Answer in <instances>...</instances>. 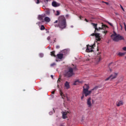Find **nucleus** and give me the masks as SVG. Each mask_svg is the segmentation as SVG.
I'll return each instance as SVG.
<instances>
[{
	"mask_svg": "<svg viewBox=\"0 0 126 126\" xmlns=\"http://www.w3.org/2000/svg\"><path fill=\"white\" fill-rule=\"evenodd\" d=\"M54 23L55 27H59L60 29H64L66 27V21L63 16H60L58 21H55Z\"/></svg>",
	"mask_w": 126,
	"mask_h": 126,
	"instance_id": "1",
	"label": "nucleus"
},
{
	"mask_svg": "<svg viewBox=\"0 0 126 126\" xmlns=\"http://www.w3.org/2000/svg\"><path fill=\"white\" fill-rule=\"evenodd\" d=\"M83 91H82V96L81 97V100H83L84 98V96L85 97H87L88 96H90L91 95V94L92 93V92L94 90H96L97 88H98V87H95L90 91H89V89L90 87H89V85L87 84H85L84 86L83 87Z\"/></svg>",
	"mask_w": 126,
	"mask_h": 126,
	"instance_id": "2",
	"label": "nucleus"
},
{
	"mask_svg": "<svg viewBox=\"0 0 126 126\" xmlns=\"http://www.w3.org/2000/svg\"><path fill=\"white\" fill-rule=\"evenodd\" d=\"M92 25L94 27V28L95 31H94V33H96V31H99V30H104V31L102 32V33L104 34V35H106L108 33V31L106 30L107 28H109V27L108 26L102 23L101 24V28L99 27L98 28H97V25L98 24H94V23H92Z\"/></svg>",
	"mask_w": 126,
	"mask_h": 126,
	"instance_id": "3",
	"label": "nucleus"
},
{
	"mask_svg": "<svg viewBox=\"0 0 126 126\" xmlns=\"http://www.w3.org/2000/svg\"><path fill=\"white\" fill-rule=\"evenodd\" d=\"M77 68H76V66H74L73 68L72 67H69L68 68V70L67 71H65L64 73V77H71L72 75H74V73H73V70H76Z\"/></svg>",
	"mask_w": 126,
	"mask_h": 126,
	"instance_id": "4",
	"label": "nucleus"
},
{
	"mask_svg": "<svg viewBox=\"0 0 126 126\" xmlns=\"http://www.w3.org/2000/svg\"><path fill=\"white\" fill-rule=\"evenodd\" d=\"M112 39L114 41V42H118L120 40H124V37L120 34H117V33L115 32L114 34L111 35Z\"/></svg>",
	"mask_w": 126,
	"mask_h": 126,
	"instance_id": "5",
	"label": "nucleus"
},
{
	"mask_svg": "<svg viewBox=\"0 0 126 126\" xmlns=\"http://www.w3.org/2000/svg\"><path fill=\"white\" fill-rule=\"evenodd\" d=\"M94 44L93 45H87V49L86 50V53H92L93 52V49H94Z\"/></svg>",
	"mask_w": 126,
	"mask_h": 126,
	"instance_id": "6",
	"label": "nucleus"
},
{
	"mask_svg": "<svg viewBox=\"0 0 126 126\" xmlns=\"http://www.w3.org/2000/svg\"><path fill=\"white\" fill-rule=\"evenodd\" d=\"M118 73H114L113 74H111L109 77L105 79L106 81L107 80H113V79H115V78H117V76H118Z\"/></svg>",
	"mask_w": 126,
	"mask_h": 126,
	"instance_id": "7",
	"label": "nucleus"
},
{
	"mask_svg": "<svg viewBox=\"0 0 126 126\" xmlns=\"http://www.w3.org/2000/svg\"><path fill=\"white\" fill-rule=\"evenodd\" d=\"M91 36H95L96 41H101V38H100V33H93Z\"/></svg>",
	"mask_w": 126,
	"mask_h": 126,
	"instance_id": "8",
	"label": "nucleus"
},
{
	"mask_svg": "<svg viewBox=\"0 0 126 126\" xmlns=\"http://www.w3.org/2000/svg\"><path fill=\"white\" fill-rule=\"evenodd\" d=\"M52 6H54V7H58L61 6V3H58L55 1L52 2Z\"/></svg>",
	"mask_w": 126,
	"mask_h": 126,
	"instance_id": "9",
	"label": "nucleus"
},
{
	"mask_svg": "<svg viewBox=\"0 0 126 126\" xmlns=\"http://www.w3.org/2000/svg\"><path fill=\"white\" fill-rule=\"evenodd\" d=\"M87 104L89 107V108H90L92 106V103H91V97H89L87 99Z\"/></svg>",
	"mask_w": 126,
	"mask_h": 126,
	"instance_id": "10",
	"label": "nucleus"
},
{
	"mask_svg": "<svg viewBox=\"0 0 126 126\" xmlns=\"http://www.w3.org/2000/svg\"><path fill=\"white\" fill-rule=\"evenodd\" d=\"M100 54H101V53H99L98 54H97V57H96L95 58V60L97 63H99V62H100V61H101V55Z\"/></svg>",
	"mask_w": 126,
	"mask_h": 126,
	"instance_id": "11",
	"label": "nucleus"
},
{
	"mask_svg": "<svg viewBox=\"0 0 126 126\" xmlns=\"http://www.w3.org/2000/svg\"><path fill=\"white\" fill-rule=\"evenodd\" d=\"M57 57L59 60H63V54L62 53L58 54H57Z\"/></svg>",
	"mask_w": 126,
	"mask_h": 126,
	"instance_id": "12",
	"label": "nucleus"
},
{
	"mask_svg": "<svg viewBox=\"0 0 126 126\" xmlns=\"http://www.w3.org/2000/svg\"><path fill=\"white\" fill-rule=\"evenodd\" d=\"M68 113H69L68 111L63 112V119H65L67 118V117L66 116V115H67V114H68Z\"/></svg>",
	"mask_w": 126,
	"mask_h": 126,
	"instance_id": "13",
	"label": "nucleus"
},
{
	"mask_svg": "<svg viewBox=\"0 0 126 126\" xmlns=\"http://www.w3.org/2000/svg\"><path fill=\"white\" fill-rule=\"evenodd\" d=\"M79 83H82V81H80L79 80H76L74 83V85H77Z\"/></svg>",
	"mask_w": 126,
	"mask_h": 126,
	"instance_id": "14",
	"label": "nucleus"
},
{
	"mask_svg": "<svg viewBox=\"0 0 126 126\" xmlns=\"http://www.w3.org/2000/svg\"><path fill=\"white\" fill-rule=\"evenodd\" d=\"M116 105L117 107H120V106L123 105V102L122 101H120L119 102H117Z\"/></svg>",
	"mask_w": 126,
	"mask_h": 126,
	"instance_id": "15",
	"label": "nucleus"
},
{
	"mask_svg": "<svg viewBox=\"0 0 126 126\" xmlns=\"http://www.w3.org/2000/svg\"><path fill=\"white\" fill-rule=\"evenodd\" d=\"M60 94L61 97H62V99H64V98H65V95H64V94H63V93L62 91H60Z\"/></svg>",
	"mask_w": 126,
	"mask_h": 126,
	"instance_id": "16",
	"label": "nucleus"
},
{
	"mask_svg": "<svg viewBox=\"0 0 126 126\" xmlns=\"http://www.w3.org/2000/svg\"><path fill=\"white\" fill-rule=\"evenodd\" d=\"M64 86L65 87H66L67 89H68V88H69V83H68V82H65L64 84Z\"/></svg>",
	"mask_w": 126,
	"mask_h": 126,
	"instance_id": "17",
	"label": "nucleus"
},
{
	"mask_svg": "<svg viewBox=\"0 0 126 126\" xmlns=\"http://www.w3.org/2000/svg\"><path fill=\"white\" fill-rule=\"evenodd\" d=\"M44 21H45V22H50V21H51V19H50L49 17H46L44 18Z\"/></svg>",
	"mask_w": 126,
	"mask_h": 126,
	"instance_id": "18",
	"label": "nucleus"
},
{
	"mask_svg": "<svg viewBox=\"0 0 126 126\" xmlns=\"http://www.w3.org/2000/svg\"><path fill=\"white\" fill-rule=\"evenodd\" d=\"M45 12L47 15H50L51 11H50V9H47L45 10Z\"/></svg>",
	"mask_w": 126,
	"mask_h": 126,
	"instance_id": "19",
	"label": "nucleus"
},
{
	"mask_svg": "<svg viewBox=\"0 0 126 126\" xmlns=\"http://www.w3.org/2000/svg\"><path fill=\"white\" fill-rule=\"evenodd\" d=\"M55 51H52L51 52V56H52V57H57V56H56V55L55 54Z\"/></svg>",
	"mask_w": 126,
	"mask_h": 126,
	"instance_id": "20",
	"label": "nucleus"
},
{
	"mask_svg": "<svg viewBox=\"0 0 126 126\" xmlns=\"http://www.w3.org/2000/svg\"><path fill=\"white\" fill-rule=\"evenodd\" d=\"M125 55H126V53H125L119 52L118 53V55H119L120 57H123V56H125Z\"/></svg>",
	"mask_w": 126,
	"mask_h": 126,
	"instance_id": "21",
	"label": "nucleus"
},
{
	"mask_svg": "<svg viewBox=\"0 0 126 126\" xmlns=\"http://www.w3.org/2000/svg\"><path fill=\"white\" fill-rule=\"evenodd\" d=\"M40 30H45V26L44 25H41Z\"/></svg>",
	"mask_w": 126,
	"mask_h": 126,
	"instance_id": "22",
	"label": "nucleus"
},
{
	"mask_svg": "<svg viewBox=\"0 0 126 126\" xmlns=\"http://www.w3.org/2000/svg\"><path fill=\"white\" fill-rule=\"evenodd\" d=\"M56 12H57V13L55 14V15H56V16H59V15H60V11H57Z\"/></svg>",
	"mask_w": 126,
	"mask_h": 126,
	"instance_id": "23",
	"label": "nucleus"
},
{
	"mask_svg": "<svg viewBox=\"0 0 126 126\" xmlns=\"http://www.w3.org/2000/svg\"><path fill=\"white\" fill-rule=\"evenodd\" d=\"M35 1L37 4H39V3H40V0H35Z\"/></svg>",
	"mask_w": 126,
	"mask_h": 126,
	"instance_id": "24",
	"label": "nucleus"
},
{
	"mask_svg": "<svg viewBox=\"0 0 126 126\" xmlns=\"http://www.w3.org/2000/svg\"><path fill=\"white\" fill-rule=\"evenodd\" d=\"M107 23H108V24L109 25H110V26H112V27H113L114 26H113V24L111 23H110L109 22H108Z\"/></svg>",
	"mask_w": 126,
	"mask_h": 126,
	"instance_id": "25",
	"label": "nucleus"
},
{
	"mask_svg": "<svg viewBox=\"0 0 126 126\" xmlns=\"http://www.w3.org/2000/svg\"><path fill=\"white\" fill-rule=\"evenodd\" d=\"M54 65H56V63H53L51 64V66H54Z\"/></svg>",
	"mask_w": 126,
	"mask_h": 126,
	"instance_id": "26",
	"label": "nucleus"
},
{
	"mask_svg": "<svg viewBox=\"0 0 126 126\" xmlns=\"http://www.w3.org/2000/svg\"><path fill=\"white\" fill-rule=\"evenodd\" d=\"M53 41H54L53 43H56V42H57V38H54Z\"/></svg>",
	"mask_w": 126,
	"mask_h": 126,
	"instance_id": "27",
	"label": "nucleus"
},
{
	"mask_svg": "<svg viewBox=\"0 0 126 126\" xmlns=\"http://www.w3.org/2000/svg\"><path fill=\"white\" fill-rule=\"evenodd\" d=\"M51 39V37L50 36H48L47 38V40H48V41H50Z\"/></svg>",
	"mask_w": 126,
	"mask_h": 126,
	"instance_id": "28",
	"label": "nucleus"
},
{
	"mask_svg": "<svg viewBox=\"0 0 126 126\" xmlns=\"http://www.w3.org/2000/svg\"><path fill=\"white\" fill-rule=\"evenodd\" d=\"M56 48V49H60V45H57Z\"/></svg>",
	"mask_w": 126,
	"mask_h": 126,
	"instance_id": "29",
	"label": "nucleus"
},
{
	"mask_svg": "<svg viewBox=\"0 0 126 126\" xmlns=\"http://www.w3.org/2000/svg\"><path fill=\"white\" fill-rule=\"evenodd\" d=\"M120 6H121V8L124 10V11H125V9H124V7H123L122 5H121Z\"/></svg>",
	"mask_w": 126,
	"mask_h": 126,
	"instance_id": "30",
	"label": "nucleus"
},
{
	"mask_svg": "<svg viewBox=\"0 0 126 126\" xmlns=\"http://www.w3.org/2000/svg\"><path fill=\"white\" fill-rule=\"evenodd\" d=\"M123 50L124 51H126V47H123Z\"/></svg>",
	"mask_w": 126,
	"mask_h": 126,
	"instance_id": "31",
	"label": "nucleus"
},
{
	"mask_svg": "<svg viewBox=\"0 0 126 126\" xmlns=\"http://www.w3.org/2000/svg\"><path fill=\"white\" fill-rule=\"evenodd\" d=\"M40 56L41 58H43V56H44V55L41 54H40Z\"/></svg>",
	"mask_w": 126,
	"mask_h": 126,
	"instance_id": "32",
	"label": "nucleus"
},
{
	"mask_svg": "<svg viewBox=\"0 0 126 126\" xmlns=\"http://www.w3.org/2000/svg\"><path fill=\"white\" fill-rule=\"evenodd\" d=\"M124 28H126V23H124Z\"/></svg>",
	"mask_w": 126,
	"mask_h": 126,
	"instance_id": "33",
	"label": "nucleus"
},
{
	"mask_svg": "<svg viewBox=\"0 0 126 126\" xmlns=\"http://www.w3.org/2000/svg\"><path fill=\"white\" fill-rule=\"evenodd\" d=\"M55 92H56V91H54L52 92V94H55Z\"/></svg>",
	"mask_w": 126,
	"mask_h": 126,
	"instance_id": "34",
	"label": "nucleus"
},
{
	"mask_svg": "<svg viewBox=\"0 0 126 126\" xmlns=\"http://www.w3.org/2000/svg\"><path fill=\"white\" fill-rule=\"evenodd\" d=\"M61 79V78H59L58 80V82H61V80H60Z\"/></svg>",
	"mask_w": 126,
	"mask_h": 126,
	"instance_id": "35",
	"label": "nucleus"
},
{
	"mask_svg": "<svg viewBox=\"0 0 126 126\" xmlns=\"http://www.w3.org/2000/svg\"><path fill=\"white\" fill-rule=\"evenodd\" d=\"M51 77L52 78V79H53V78H54V76L53 75H51Z\"/></svg>",
	"mask_w": 126,
	"mask_h": 126,
	"instance_id": "36",
	"label": "nucleus"
},
{
	"mask_svg": "<svg viewBox=\"0 0 126 126\" xmlns=\"http://www.w3.org/2000/svg\"><path fill=\"white\" fill-rule=\"evenodd\" d=\"M105 2V3H106V4H109V3L108 2Z\"/></svg>",
	"mask_w": 126,
	"mask_h": 126,
	"instance_id": "37",
	"label": "nucleus"
},
{
	"mask_svg": "<svg viewBox=\"0 0 126 126\" xmlns=\"http://www.w3.org/2000/svg\"><path fill=\"white\" fill-rule=\"evenodd\" d=\"M85 20L86 21V22H88V20H87L86 19H85Z\"/></svg>",
	"mask_w": 126,
	"mask_h": 126,
	"instance_id": "38",
	"label": "nucleus"
},
{
	"mask_svg": "<svg viewBox=\"0 0 126 126\" xmlns=\"http://www.w3.org/2000/svg\"><path fill=\"white\" fill-rule=\"evenodd\" d=\"M80 19H81V18H82V17L80 16Z\"/></svg>",
	"mask_w": 126,
	"mask_h": 126,
	"instance_id": "39",
	"label": "nucleus"
},
{
	"mask_svg": "<svg viewBox=\"0 0 126 126\" xmlns=\"http://www.w3.org/2000/svg\"><path fill=\"white\" fill-rule=\"evenodd\" d=\"M49 114H50V115H51V114H52V112H50Z\"/></svg>",
	"mask_w": 126,
	"mask_h": 126,
	"instance_id": "40",
	"label": "nucleus"
},
{
	"mask_svg": "<svg viewBox=\"0 0 126 126\" xmlns=\"http://www.w3.org/2000/svg\"><path fill=\"white\" fill-rule=\"evenodd\" d=\"M86 61H89V59H87Z\"/></svg>",
	"mask_w": 126,
	"mask_h": 126,
	"instance_id": "41",
	"label": "nucleus"
},
{
	"mask_svg": "<svg viewBox=\"0 0 126 126\" xmlns=\"http://www.w3.org/2000/svg\"><path fill=\"white\" fill-rule=\"evenodd\" d=\"M66 16H68V15H66Z\"/></svg>",
	"mask_w": 126,
	"mask_h": 126,
	"instance_id": "42",
	"label": "nucleus"
},
{
	"mask_svg": "<svg viewBox=\"0 0 126 126\" xmlns=\"http://www.w3.org/2000/svg\"><path fill=\"white\" fill-rule=\"evenodd\" d=\"M72 65L74 66V65L72 64Z\"/></svg>",
	"mask_w": 126,
	"mask_h": 126,
	"instance_id": "43",
	"label": "nucleus"
},
{
	"mask_svg": "<svg viewBox=\"0 0 126 126\" xmlns=\"http://www.w3.org/2000/svg\"><path fill=\"white\" fill-rule=\"evenodd\" d=\"M47 0V1H48V0Z\"/></svg>",
	"mask_w": 126,
	"mask_h": 126,
	"instance_id": "44",
	"label": "nucleus"
},
{
	"mask_svg": "<svg viewBox=\"0 0 126 126\" xmlns=\"http://www.w3.org/2000/svg\"><path fill=\"white\" fill-rule=\"evenodd\" d=\"M125 58H126V57H125Z\"/></svg>",
	"mask_w": 126,
	"mask_h": 126,
	"instance_id": "45",
	"label": "nucleus"
}]
</instances>
